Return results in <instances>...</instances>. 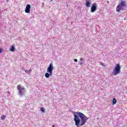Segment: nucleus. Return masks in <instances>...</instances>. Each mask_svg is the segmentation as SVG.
Instances as JSON below:
<instances>
[{"label":"nucleus","mask_w":127,"mask_h":127,"mask_svg":"<svg viewBox=\"0 0 127 127\" xmlns=\"http://www.w3.org/2000/svg\"><path fill=\"white\" fill-rule=\"evenodd\" d=\"M76 115H74V121L76 127H83L89 120V118L86 117L84 114L81 112H76Z\"/></svg>","instance_id":"nucleus-1"},{"label":"nucleus","mask_w":127,"mask_h":127,"mask_svg":"<svg viewBox=\"0 0 127 127\" xmlns=\"http://www.w3.org/2000/svg\"><path fill=\"white\" fill-rule=\"evenodd\" d=\"M53 64H52V63H51L47 68L48 73H46V74H45L46 78H49L50 76H52V71H53ZM48 73H49L50 74Z\"/></svg>","instance_id":"nucleus-2"},{"label":"nucleus","mask_w":127,"mask_h":127,"mask_svg":"<svg viewBox=\"0 0 127 127\" xmlns=\"http://www.w3.org/2000/svg\"><path fill=\"white\" fill-rule=\"evenodd\" d=\"M121 65H120L119 64H117L113 68L112 71L113 75H114V76H117L118 74H120V73H121Z\"/></svg>","instance_id":"nucleus-3"},{"label":"nucleus","mask_w":127,"mask_h":127,"mask_svg":"<svg viewBox=\"0 0 127 127\" xmlns=\"http://www.w3.org/2000/svg\"><path fill=\"white\" fill-rule=\"evenodd\" d=\"M17 89L20 96H23V95H24V92L23 91H25V88L20 87V85H18L17 86Z\"/></svg>","instance_id":"nucleus-4"},{"label":"nucleus","mask_w":127,"mask_h":127,"mask_svg":"<svg viewBox=\"0 0 127 127\" xmlns=\"http://www.w3.org/2000/svg\"><path fill=\"white\" fill-rule=\"evenodd\" d=\"M97 10V6L96 5V3H93L91 7V12H95Z\"/></svg>","instance_id":"nucleus-5"},{"label":"nucleus","mask_w":127,"mask_h":127,"mask_svg":"<svg viewBox=\"0 0 127 127\" xmlns=\"http://www.w3.org/2000/svg\"><path fill=\"white\" fill-rule=\"evenodd\" d=\"M124 10V7L121 6L120 4H119L116 7V11L117 12H120L121 10Z\"/></svg>","instance_id":"nucleus-6"},{"label":"nucleus","mask_w":127,"mask_h":127,"mask_svg":"<svg viewBox=\"0 0 127 127\" xmlns=\"http://www.w3.org/2000/svg\"><path fill=\"white\" fill-rule=\"evenodd\" d=\"M30 8H31L30 4H28L26 5V8L25 9V11L26 13H29L30 12Z\"/></svg>","instance_id":"nucleus-7"},{"label":"nucleus","mask_w":127,"mask_h":127,"mask_svg":"<svg viewBox=\"0 0 127 127\" xmlns=\"http://www.w3.org/2000/svg\"><path fill=\"white\" fill-rule=\"evenodd\" d=\"M86 6L90 7V6H91V2L89 0H87L86 2Z\"/></svg>","instance_id":"nucleus-8"},{"label":"nucleus","mask_w":127,"mask_h":127,"mask_svg":"<svg viewBox=\"0 0 127 127\" xmlns=\"http://www.w3.org/2000/svg\"><path fill=\"white\" fill-rule=\"evenodd\" d=\"M119 4L123 7V6H126V2L125 1H122Z\"/></svg>","instance_id":"nucleus-9"},{"label":"nucleus","mask_w":127,"mask_h":127,"mask_svg":"<svg viewBox=\"0 0 127 127\" xmlns=\"http://www.w3.org/2000/svg\"><path fill=\"white\" fill-rule=\"evenodd\" d=\"M15 46L14 45H13L11 46V48L10 49V51L11 52H14Z\"/></svg>","instance_id":"nucleus-10"},{"label":"nucleus","mask_w":127,"mask_h":127,"mask_svg":"<svg viewBox=\"0 0 127 127\" xmlns=\"http://www.w3.org/2000/svg\"><path fill=\"white\" fill-rule=\"evenodd\" d=\"M112 104L113 105H116V104H117V99H116V98H113Z\"/></svg>","instance_id":"nucleus-11"},{"label":"nucleus","mask_w":127,"mask_h":127,"mask_svg":"<svg viewBox=\"0 0 127 127\" xmlns=\"http://www.w3.org/2000/svg\"><path fill=\"white\" fill-rule=\"evenodd\" d=\"M25 73H27L28 74H29V73H30V72H31L32 70L31 69H30L29 70H27V69H25Z\"/></svg>","instance_id":"nucleus-12"},{"label":"nucleus","mask_w":127,"mask_h":127,"mask_svg":"<svg viewBox=\"0 0 127 127\" xmlns=\"http://www.w3.org/2000/svg\"><path fill=\"white\" fill-rule=\"evenodd\" d=\"M5 118H6V117L5 115H3L1 117V120L3 121L4 120H5Z\"/></svg>","instance_id":"nucleus-13"},{"label":"nucleus","mask_w":127,"mask_h":127,"mask_svg":"<svg viewBox=\"0 0 127 127\" xmlns=\"http://www.w3.org/2000/svg\"><path fill=\"white\" fill-rule=\"evenodd\" d=\"M41 111H42V113H45V109L43 107H42L41 108Z\"/></svg>","instance_id":"nucleus-14"},{"label":"nucleus","mask_w":127,"mask_h":127,"mask_svg":"<svg viewBox=\"0 0 127 127\" xmlns=\"http://www.w3.org/2000/svg\"><path fill=\"white\" fill-rule=\"evenodd\" d=\"M83 64H84V63L82 62H80V65H83Z\"/></svg>","instance_id":"nucleus-15"},{"label":"nucleus","mask_w":127,"mask_h":127,"mask_svg":"<svg viewBox=\"0 0 127 127\" xmlns=\"http://www.w3.org/2000/svg\"><path fill=\"white\" fill-rule=\"evenodd\" d=\"M74 61H75V62H78V60L75 59L74 60Z\"/></svg>","instance_id":"nucleus-16"},{"label":"nucleus","mask_w":127,"mask_h":127,"mask_svg":"<svg viewBox=\"0 0 127 127\" xmlns=\"http://www.w3.org/2000/svg\"><path fill=\"white\" fill-rule=\"evenodd\" d=\"M2 52V50L1 49H0V53H1Z\"/></svg>","instance_id":"nucleus-17"},{"label":"nucleus","mask_w":127,"mask_h":127,"mask_svg":"<svg viewBox=\"0 0 127 127\" xmlns=\"http://www.w3.org/2000/svg\"><path fill=\"white\" fill-rule=\"evenodd\" d=\"M101 65H102V66H104V63H101Z\"/></svg>","instance_id":"nucleus-18"},{"label":"nucleus","mask_w":127,"mask_h":127,"mask_svg":"<svg viewBox=\"0 0 127 127\" xmlns=\"http://www.w3.org/2000/svg\"><path fill=\"white\" fill-rule=\"evenodd\" d=\"M82 60H84V59L81 58L80 59V61H82Z\"/></svg>","instance_id":"nucleus-19"},{"label":"nucleus","mask_w":127,"mask_h":127,"mask_svg":"<svg viewBox=\"0 0 127 127\" xmlns=\"http://www.w3.org/2000/svg\"><path fill=\"white\" fill-rule=\"evenodd\" d=\"M52 127H54V125H53Z\"/></svg>","instance_id":"nucleus-20"}]
</instances>
